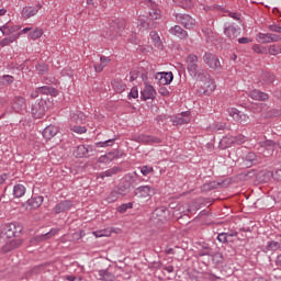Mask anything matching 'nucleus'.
<instances>
[{"label":"nucleus","mask_w":281,"mask_h":281,"mask_svg":"<svg viewBox=\"0 0 281 281\" xmlns=\"http://www.w3.org/2000/svg\"><path fill=\"white\" fill-rule=\"evenodd\" d=\"M268 30L270 32H277V34H281V26L277 25V24H270L268 26Z\"/></svg>","instance_id":"nucleus-57"},{"label":"nucleus","mask_w":281,"mask_h":281,"mask_svg":"<svg viewBox=\"0 0 281 281\" xmlns=\"http://www.w3.org/2000/svg\"><path fill=\"white\" fill-rule=\"evenodd\" d=\"M138 27L139 30H150V27H156V26H155V23H153L150 26V22H148V18H140L138 20Z\"/></svg>","instance_id":"nucleus-39"},{"label":"nucleus","mask_w":281,"mask_h":281,"mask_svg":"<svg viewBox=\"0 0 281 281\" xmlns=\"http://www.w3.org/2000/svg\"><path fill=\"white\" fill-rule=\"evenodd\" d=\"M21 232H23V226L16 222L7 224L4 226V236H7V238H14L19 236Z\"/></svg>","instance_id":"nucleus-6"},{"label":"nucleus","mask_w":281,"mask_h":281,"mask_svg":"<svg viewBox=\"0 0 281 281\" xmlns=\"http://www.w3.org/2000/svg\"><path fill=\"white\" fill-rule=\"evenodd\" d=\"M38 89L42 95H52V98H56V95H58V90L52 86H43L38 87Z\"/></svg>","instance_id":"nucleus-25"},{"label":"nucleus","mask_w":281,"mask_h":281,"mask_svg":"<svg viewBox=\"0 0 281 281\" xmlns=\"http://www.w3.org/2000/svg\"><path fill=\"white\" fill-rule=\"evenodd\" d=\"M256 164H258V155L254 151H249L244 157V166H246V168H251V166H256Z\"/></svg>","instance_id":"nucleus-23"},{"label":"nucleus","mask_w":281,"mask_h":281,"mask_svg":"<svg viewBox=\"0 0 281 281\" xmlns=\"http://www.w3.org/2000/svg\"><path fill=\"white\" fill-rule=\"evenodd\" d=\"M127 41L130 43H132L133 45H137L139 43V40L137 38V35L136 34H132L131 37L127 38Z\"/></svg>","instance_id":"nucleus-61"},{"label":"nucleus","mask_w":281,"mask_h":281,"mask_svg":"<svg viewBox=\"0 0 281 281\" xmlns=\"http://www.w3.org/2000/svg\"><path fill=\"white\" fill-rule=\"evenodd\" d=\"M60 232V228H52L48 233L37 236L36 240H47L49 238H53V236H56Z\"/></svg>","instance_id":"nucleus-38"},{"label":"nucleus","mask_w":281,"mask_h":281,"mask_svg":"<svg viewBox=\"0 0 281 281\" xmlns=\"http://www.w3.org/2000/svg\"><path fill=\"white\" fill-rule=\"evenodd\" d=\"M115 157H116V158L119 157L117 154H115V151H110V153H108L106 155L101 156V157L99 158V162H100V164H106V162H109V161H113V159H115Z\"/></svg>","instance_id":"nucleus-40"},{"label":"nucleus","mask_w":281,"mask_h":281,"mask_svg":"<svg viewBox=\"0 0 281 281\" xmlns=\"http://www.w3.org/2000/svg\"><path fill=\"white\" fill-rule=\"evenodd\" d=\"M269 54L271 56H278V54H281V46L280 44H274L269 47Z\"/></svg>","instance_id":"nucleus-49"},{"label":"nucleus","mask_w":281,"mask_h":281,"mask_svg":"<svg viewBox=\"0 0 281 281\" xmlns=\"http://www.w3.org/2000/svg\"><path fill=\"white\" fill-rule=\"evenodd\" d=\"M85 120V113L77 111L70 113V122L74 124H82V121Z\"/></svg>","instance_id":"nucleus-31"},{"label":"nucleus","mask_w":281,"mask_h":281,"mask_svg":"<svg viewBox=\"0 0 281 281\" xmlns=\"http://www.w3.org/2000/svg\"><path fill=\"white\" fill-rule=\"evenodd\" d=\"M149 9H150L149 11L150 19H153L154 21L161 19V10H159V8L157 7V3L154 2V7H149Z\"/></svg>","instance_id":"nucleus-33"},{"label":"nucleus","mask_w":281,"mask_h":281,"mask_svg":"<svg viewBox=\"0 0 281 281\" xmlns=\"http://www.w3.org/2000/svg\"><path fill=\"white\" fill-rule=\"evenodd\" d=\"M90 153H93V147L91 145H78L72 150V155L74 157H77V159L89 157Z\"/></svg>","instance_id":"nucleus-8"},{"label":"nucleus","mask_w":281,"mask_h":281,"mask_svg":"<svg viewBox=\"0 0 281 281\" xmlns=\"http://www.w3.org/2000/svg\"><path fill=\"white\" fill-rule=\"evenodd\" d=\"M112 89L116 93H124V91H126V83H124V81H122V79H114L112 81Z\"/></svg>","instance_id":"nucleus-27"},{"label":"nucleus","mask_w":281,"mask_h":281,"mask_svg":"<svg viewBox=\"0 0 281 281\" xmlns=\"http://www.w3.org/2000/svg\"><path fill=\"white\" fill-rule=\"evenodd\" d=\"M156 80H158L159 85H161L162 87H166V85H170V82L175 80V75H172V71L157 72Z\"/></svg>","instance_id":"nucleus-14"},{"label":"nucleus","mask_w":281,"mask_h":281,"mask_svg":"<svg viewBox=\"0 0 281 281\" xmlns=\"http://www.w3.org/2000/svg\"><path fill=\"white\" fill-rule=\"evenodd\" d=\"M0 80H4L7 85H12V82H14V77L10 75H3L2 77H0Z\"/></svg>","instance_id":"nucleus-55"},{"label":"nucleus","mask_w":281,"mask_h":281,"mask_svg":"<svg viewBox=\"0 0 281 281\" xmlns=\"http://www.w3.org/2000/svg\"><path fill=\"white\" fill-rule=\"evenodd\" d=\"M136 78H139V71L133 70L130 72V80L133 82Z\"/></svg>","instance_id":"nucleus-62"},{"label":"nucleus","mask_w":281,"mask_h":281,"mask_svg":"<svg viewBox=\"0 0 281 281\" xmlns=\"http://www.w3.org/2000/svg\"><path fill=\"white\" fill-rule=\"evenodd\" d=\"M38 14V9H34V7H24L22 10L23 19H32V16H36Z\"/></svg>","instance_id":"nucleus-30"},{"label":"nucleus","mask_w":281,"mask_h":281,"mask_svg":"<svg viewBox=\"0 0 281 281\" xmlns=\"http://www.w3.org/2000/svg\"><path fill=\"white\" fill-rule=\"evenodd\" d=\"M153 194H155V188L150 186H140L134 191V195L139 196V199H148V196H153Z\"/></svg>","instance_id":"nucleus-10"},{"label":"nucleus","mask_w":281,"mask_h":281,"mask_svg":"<svg viewBox=\"0 0 281 281\" xmlns=\"http://www.w3.org/2000/svg\"><path fill=\"white\" fill-rule=\"evenodd\" d=\"M27 205L33 210H37V207H41V205H43V196H34L27 200Z\"/></svg>","instance_id":"nucleus-32"},{"label":"nucleus","mask_w":281,"mask_h":281,"mask_svg":"<svg viewBox=\"0 0 281 281\" xmlns=\"http://www.w3.org/2000/svg\"><path fill=\"white\" fill-rule=\"evenodd\" d=\"M149 36L155 45V47H161V37H159V33L157 31H151L149 33Z\"/></svg>","instance_id":"nucleus-41"},{"label":"nucleus","mask_w":281,"mask_h":281,"mask_svg":"<svg viewBox=\"0 0 281 281\" xmlns=\"http://www.w3.org/2000/svg\"><path fill=\"white\" fill-rule=\"evenodd\" d=\"M228 115H231V117H233L235 122H239V123L247 122V119L249 117L243 114V112L238 111V109L236 108H231L228 110Z\"/></svg>","instance_id":"nucleus-19"},{"label":"nucleus","mask_w":281,"mask_h":281,"mask_svg":"<svg viewBox=\"0 0 281 281\" xmlns=\"http://www.w3.org/2000/svg\"><path fill=\"white\" fill-rule=\"evenodd\" d=\"M249 98H251V100H258L259 102H267V100H269V94L255 89L250 91Z\"/></svg>","instance_id":"nucleus-22"},{"label":"nucleus","mask_w":281,"mask_h":281,"mask_svg":"<svg viewBox=\"0 0 281 281\" xmlns=\"http://www.w3.org/2000/svg\"><path fill=\"white\" fill-rule=\"evenodd\" d=\"M115 144V138L95 143L97 148H106Z\"/></svg>","instance_id":"nucleus-46"},{"label":"nucleus","mask_w":281,"mask_h":281,"mask_svg":"<svg viewBox=\"0 0 281 281\" xmlns=\"http://www.w3.org/2000/svg\"><path fill=\"white\" fill-rule=\"evenodd\" d=\"M198 256H212V249L210 248V245L204 244L202 245V248L198 250Z\"/></svg>","instance_id":"nucleus-43"},{"label":"nucleus","mask_w":281,"mask_h":281,"mask_svg":"<svg viewBox=\"0 0 281 281\" xmlns=\"http://www.w3.org/2000/svg\"><path fill=\"white\" fill-rule=\"evenodd\" d=\"M133 187V177L130 176L127 180H123L116 187L113 188L111 193L108 195V203H115L120 199V196H126L131 192V188Z\"/></svg>","instance_id":"nucleus-2"},{"label":"nucleus","mask_w":281,"mask_h":281,"mask_svg":"<svg viewBox=\"0 0 281 281\" xmlns=\"http://www.w3.org/2000/svg\"><path fill=\"white\" fill-rule=\"evenodd\" d=\"M38 95H41L40 88H36V89L31 93V98H32L33 100H36V98H38Z\"/></svg>","instance_id":"nucleus-64"},{"label":"nucleus","mask_w":281,"mask_h":281,"mask_svg":"<svg viewBox=\"0 0 281 281\" xmlns=\"http://www.w3.org/2000/svg\"><path fill=\"white\" fill-rule=\"evenodd\" d=\"M140 172L144 177H148V175L155 172V169L151 166H143L140 167Z\"/></svg>","instance_id":"nucleus-51"},{"label":"nucleus","mask_w":281,"mask_h":281,"mask_svg":"<svg viewBox=\"0 0 281 281\" xmlns=\"http://www.w3.org/2000/svg\"><path fill=\"white\" fill-rule=\"evenodd\" d=\"M167 210L166 207L161 206V207H158L154 211V214L156 216H164V214H166Z\"/></svg>","instance_id":"nucleus-58"},{"label":"nucleus","mask_w":281,"mask_h":281,"mask_svg":"<svg viewBox=\"0 0 281 281\" xmlns=\"http://www.w3.org/2000/svg\"><path fill=\"white\" fill-rule=\"evenodd\" d=\"M126 29V20L115 19L109 22V27L103 32L104 38L115 41L117 36H122V32Z\"/></svg>","instance_id":"nucleus-3"},{"label":"nucleus","mask_w":281,"mask_h":281,"mask_svg":"<svg viewBox=\"0 0 281 281\" xmlns=\"http://www.w3.org/2000/svg\"><path fill=\"white\" fill-rule=\"evenodd\" d=\"M187 63V71H189L190 76L194 78L195 80H205L207 78V72L205 69L201 68L199 66V56L194 54H189L186 59Z\"/></svg>","instance_id":"nucleus-1"},{"label":"nucleus","mask_w":281,"mask_h":281,"mask_svg":"<svg viewBox=\"0 0 281 281\" xmlns=\"http://www.w3.org/2000/svg\"><path fill=\"white\" fill-rule=\"evenodd\" d=\"M21 36V33H16L13 35H10L9 37H4L0 41V46L1 47H7V45H10L11 43H14Z\"/></svg>","instance_id":"nucleus-36"},{"label":"nucleus","mask_w":281,"mask_h":281,"mask_svg":"<svg viewBox=\"0 0 281 281\" xmlns=\"http://www.w3.org/2000/svg\"><path fill=\"white\" fill-rule=\"evenodd\" d=\"M252 49L256 54H262V46H260V44H255Z\"/></svg>","instance_id":"nucleus-63"},{"label":"nucleus","mask_w":281,"mask_h":281,"mask_svg":"<svg viewBox=\"0 0 281 281\" xmlns=\"http://www.w3.org/2000/svg\"><path fill=\"white\" fill-rule=\"evenodd\" d=\"M71 207H74V202L71 200H64L54 206L53 212L55 214H63L69 212Z\"/></svg>","instance_id":"nucleus-11"},{"label":"nucleus","mask_w":281,"mask_h":281,"mask_svg":"<svg viewBox=\"0 0 281 281\" xmlns=\"http://www.w3.org/2000/svg\"><path fill=\"white\" fill-rule=\"evenodd\" d=\"M155 95H157V92L155 91V88H153V86H148V85L145 86V88L140 92V98L144 101L153 100V99H155Z\"/></svg>","instance_id":"nucleus-20"},{"label":"nucleus","mask_w":281,"mask_h":281,"mask_svg":"<svg viewBox=\"0 0 281 281\" xmlns=\"http://www.w3.org/2000/svg\"><path fill=\"white\" fill-rule=\"evenodd\" d=\"M258 43H278L281 41V36L273 33H259L257 35Z\"/></svg>","instance_id":"nucleus-9"},{"label":"nucleus","mask_w":281,"mask_h":281,"mask_svg":"<svg viewBox=\"0 0 281 281\" xmlns=\"http://www.w3.org/2000/svg\"><path fill=\"white\" fill-rule=\"evenodd\" d=\"M176 22L179 25H182L186 30H194L196 25V20L192 18L190 14L186 13H176L175 14Z\"/></svg>","instance_id":"nucleus-5"},{"label":"nucleus","mask_w":281,"mask_h":281,"mask_svg":"<svg viewBox=\"0 0 281 281\" xmlns=\"http://www.w3.org/2000/svg\"><path fill=\"white\" fill-rule=\"evenodd\" d=\"M32 41H36L43 36V29H35L30 33Z\"/></svg>","instance_id":"nucleus-48"},{"label":"nucleus","mask_w":281,"mask_h":281,"mask_svg":"<svg viewBox=\"0 0 281 281\" xmlns=\"http://www.w3.org/2000/svg\"><path fill=\"white\" fill-rule=\"evenodd\" d=\"M98 280L115 281V274H113L109 270H99L98 271Z\"/></svg>","instance_id":"nucleus-28"},{"label":"nucleus","mask_w":281,"mask_h":281,"mask_svg":"<svg viewBox=\"0 0 281 281\" xmlns=\"http://www.w3.org/2000/svg\"><path fill=\"white\" fill-rule=\"evenodd\" d=\"M267 248L269 249V251H278V249L280 248V243L268 241Z\"/></svg>","instance_id":"nucleus-53"},{"label":"nucleus","mask_w":281,"mask_h":281,"mask_svg":"<svg viewBox=\"0 0 281 281\" xmlns=\"http://www.w3.org/2000/svg\"><path fill=\"white\" fill-rule=\"evenodd\" d=\"M100 60H101L102 67H108V66H109V63H111V58H109V57H106V56H101V57H100Z\"/></svg>","instance_id":"nucleus-60"},{"label":"nucleus","mask_w":281,"mask_h":281,"mask_svg":"<svg viewBox=\"0 0 281 281\" xmlns=\"http://www.w3.org/2000/svg\"><path fill=\"white\" fill-rule=\"evenodd\" d=\"M48 109L47 101L41 99L32 104L31 115H33L35 120H42V117H45V113H47Z\"/></svg>","instance_id":"nucleus-4"},{"label":"nucleus","mask_w":281,"mask_h":281,"mask_svg":"<svg viewBox=\"0 0 281 281\" xmlns=\"http://www.w3.org/2000/svg\"><path fill=\"white\" fill-rule=\"evenodd\" d=\"M21 26L12 25L11 23H7L0 27V32H2L4 36H12L13 34H19Z\"/></svg>","instance_id":"nucleus-17"},{"label":"nucleus","mask_w":281,"mask_h":281,"mask_svg":"<svg viewBox=\"0 0 281 281\" xmlns=\"http://www.w3.org/2000/svg\"><path fill=\"white\" fill-rule=\"evenodd\" d=\"M176 5L179 8H182L183 10H190V8H193L194 2L192 0H172Z\"/></svg>","instance_id":"nucleus-35"},{"label":"nucleus","mask_w":281,"mask_h":281,"mask_svg":"<svg viewBox=\"0 0 281 281\" xmlns=\"http://www.w3.org/2000/svg\"><path fill=\"white\" fill-rule=\"evenodd\" d=\"M268 177H273L274 181H281V169H277L274 172L268 171Z\"/></svg>","instance_id":"nucleus-52"},{"label":"nucleus","mask_w":281,"mask_h":281,"mask_svg":"<svg viewBox=\"0 0 281 281\" xmlns=\"http://www.w3.org/2000/svg\"><path fill=\"white\" fill-rule=\"evenodd\" d=\"M274 80L276 76L269 71H263L259 77V82H261V85H272Z\"/></svg>","instance_id":"nucleus-26"},{"label":"nucleus","mask_w":281,"mask_h":281,"mask_svg":"<svg viewBox=\"0 0 281 281\" xmlns=\"http://www.w3.org/2000/svg\"><path fill=\"white\" fill-rule=\"evenodd\" d=\"M35 69L40 76H44V74H47V71H49V66H47V64H37L35 66Z\"/></svg>","instance_id":"nucleus-44"},{"label":"nucleus","mask_w":281,"mask_h":281,"mask_svg":"<svg viewBox=\"0 0 281 281\" xmlns=\"http://www.w3.org/2000/svg\"><path fill=\"white\" fill-rule=\"evenodd\" d=\"M56 135H58V128L56 125H49L43 131V137L45 139H53V137H56Z\"/></svg>","instance_id":"nucleus-24"},{"label":"nucleus","mask_w":281,"mask_h":281,"mask_svg":"<svg viewBox=\"0 0 281 281\" xmlns=\"http://www.w3.org/2000/svg\"><path fill=\"white\" fill-rule=\"evenodd\" d=\"M158 92H159L160 95H164V98H168L170 95V91L166 87H161L158 90Z\"/></svg>","instance_id":"nucleus-59"},{"label":"nucleus","mask_w":281,"mask_h":281,"mask_svg":"<svg viewBox=\"0 0 281 281\" xmlns=\"http://www.w3.org/2000/svg\"><path fill=\"white\" fill-rule=\"evenodd\" d=\"M203 61L210 69L218 70L221 69V60L218 59V56L212 53H204L203 55Z\"/></svg>","instance_id":"nucleus-7"},{"label":"nucleus","mask_w":281,"mask_h":281,"mask_svg":"<svg viewBox=\"0 0 281 281\" xmlns=\"http://www.w3.org/2000/svg\"><path fill=\"white\" fill-rule=\"evenodd\" d=\"M11 106L15 113H21V111H25V98L23 97H15L11 102Z\"/></svg>","instance_id":"nucleus-16"},{"label":"nucleus","mask_w":281,"mask_h":281,"mask_svg":"<svg viewBox=\"0 0 281 281\" xmlns=\"http://www.w3.org/2000/svg\"><path fill=\"white\" fill-rule=\"evenodd\" d=\"M228 115H231V117H233L235 122H239V123L247 122V119L249 117L243 114V112L238 111V109L236 108H231L228 110Z\"/></svg>","instance_id":"nucleus-18"},{"label":"nucleus","mask_w":281,"mask_h":281,"mask_svg":"<svg viewBox=\"0 0 281 281\" xmlns=\"http://www.w3.org/2000/svg\"><path fill=\"white\" fill-rule=\"evenodd\" d=\"M222 148H229L231 146H234V136H231V137H223L220 142Z\"/></svg>","instance_id":"nucleus-42"},{"label":"nucleus","mask_w":281,"mask_h":281,"mask_svg":"<svg viewBox=\"0 0 281 281\" xmlns=\"http://www.w3.org/2000/svg\"><path fill=\"white\" fill-rule=\"evenodd\" d=\"M70 131H72V133H77L78 135H82L87 133V127L81 125H71Z\"/></svg>","instance_id":"nucleus-47"},{"label":"nucleus","mask_w":281,"mask_h":281,"mask_svg":"<svg viewBox=\"0 0 281 281\" xmlns=\"http://www.w3.org/2000/svg\"><path fill=\"white\" fill-rule=\"evenodd\" d=\"M21 245H23V239H21V238L11 239L2 246V251H3V254L14 251V249H19V247H21Z\"/></svg>","instance_id":"nucleus-15"},{"label":"nucleus","mask_w":281,"mask_h":281,"mask_svg":"<svg viewBox=\"0 0 281 281\" xmlns=\"http://www.w3.org/2000/svg\"><path fill=\"white\" fill-rule=\"evenodd\" d=\"M233 142L240 146V144H245V142H247V137L243 134H238L237 136H233Z\"/></svg>","instance_id":"nucleus-50"},{"label":"nucleus","mask_w":281,"mask_h":281,"mask_svg":"<svg viewBox=\"0 0 281 281\" xmlns=\"http://www.w3.org/2000/svg\"><path fill=\"white\" fill-rule=\"evenodd\" d=\"M122 172V167L114 166L103 172L100 173L101 179L104 177H115V175H120Z\"/></svg>","instance_id":"nucleus-29"},{"label":"nucleus","mask_w":281,"mask_h":281,"mask_svg":"<svg viewBox=\"0 0 281 281\" xmlns=\"http://www.w3.org/2000/svg\"><path fill=\"white\" fill-rule=\"evenodd\" d=\"M128 98H130V99L133 98L134 100H135L136 98H139V92H138L137 88L133 87V88L131 89V91H130V93H128Z\"/></svg>","instance_id":"nucleus-54"},{"label":"nucleus","mask_w":281,"mask_h":281,"mask_svg":"<svg viewBox=\"0 0 281 281\" xmlns=\"http://www.w3.org/2000/svg\"><path fill=\"white\" fill-rule=\"evenodd\" d=\"M169 33L178 38H188V31L183 30L180 25H175L169 29Z\"/></svg>","instance_id":"nucleus-21"},{"label":"nucleus","mask_w":281,"mask_h":281,"mask_svg":"<svg viewBox=\"0 0 281 281\" xmlns=\"http://www.w3.org/2000/svg\"><path fill=\"white\" fill-rule=\"evenodd\" d=\"M224 34L231 41H234L237 36H240V29L236 27L234 24L226 23L224 24Z\"/></svg>","instance_id":"nucleus-12"},{"label":"nucleus","mask_w":281,"mask_h":281,"mask_svg":"<svg viewBox=\"0 0 281 281\" xmlns=\"http://www.w3.org/2000/svg\"><path fill=\"white\" fill-rule=\"evenodd\" d=\"M227 236H228L227 233H221V234L217 235V240H218L220 243L227 244V243H228Z\"/></svg>","instance_id":"nucleus-56"},{"label":"nucleus","mask_w":281,"mask_h":281,"mask_svg":"<svg viewBox=\"0 0 281 281\" xmlns=\"http://www.w3.org/2000/svg\"><path fill=\"white\" fill-rule=\"evenodd\" d=\"M25 195V186L23 184H15L13 187V196H15V199H21V196Z\"/></svg>","instance_id":"nucleus-37"},{"label":"nucleus","mask_w":281,"mask_h":281,"mask_svg":"<svg viewBox=\"0 0 281 281\" xmlns=\"http://www.w3.org/2000/svg\"><path fill=\"white\" fill-rule=\"evenodd\" d=\"M128 210H133V202L121 204L117 207V212H120V214H126V212H128Z\"/></svg>","instance_id":"nucleus-45"},{"label":"nucleus","mask_w":281,"mask_h":281,"mask_svg":"<svg viewBox=\"0 0 281 281\" xmlns=\"http://www.w3.org/2000/svg\"><path fill=\"white\" fill-rule=\"evenodd\" d=\"M136 142L139 144H147L148 146H153L155 144H161V138L150 135H138L136 137Z\"/></svg>","instance_id":"nucleus-13"},{"label":"nucleus","mask_w":281,"mask_h":281,"mask_svg":"<svg viewBox=\"0 0 281 281\" xmlns=\"http://www.w3.org/2000/svg\"><path fill=\"white\" fill-rule=\"evenodd\" d=\"M260 146L261 148H265L266 150H270V153H273V150H276V146H278V143L271 139H266L263 142H260Z\"/></svg>","instance_id":"nucleus-34"}]
</instances>
